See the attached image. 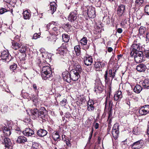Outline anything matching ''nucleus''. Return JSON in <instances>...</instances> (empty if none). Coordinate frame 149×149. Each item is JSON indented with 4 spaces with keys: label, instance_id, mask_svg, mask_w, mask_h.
<instances>
[{
    "label": "nucleus",
    "instance_id": "1",
    "mask_svg": "<svg viewBox=\"0 0 149 149\" xmlns=\"http://www.w3.org/2000/svg\"><path fill=\"white\" fill-rule=\"evenodd\" d=\"M31 115L34 119L41 118L45 120L47 117V111L44 107H41L38 110L37 108H34L31 110Z\"/></svg>",
    "mask_w": 149,
    "mask_h": 149
},
{
    "label": "nucleus",
    "instance_id": "2",
    "mask_svg": "<svg viewBox=\"0 0 149 149\" xmlns=\"http://www.w3.org/2000/svg\"><path fill=\"white\" fill-rule=\"evenodd\" d=\"M51 68L48 65H45L42 68L41 76L44 80H51L52 76Z\"/></svg>",
    "mask_w": 149,
    "mask_h": 149
},
{
    "label": "nucleus",
    "instance_id": "3",
    "mask_svg": "<svg viewBox=\"0 0 149 149\" xmlns=\"http://www.w3.org/2000/svg\"><path fill=\"white\" fill-rule=\"evenodd\" d=\"M1 141L5 147V149H13L10 139L3 135L1 136Z\"/></svg>",
    "mask_w": 149,
    "mask_h": 149
},
{
    "label": "nucleus",
    "instance_id": "4",
    "mask_svg": "<svg viewBox=\"0 0 149 149\" xmlns=\"http://www.w3.org/2000/svg\"><path fill=\"white\" fill-rule=\"evenodd\" d=\"M94 86V91L96 94H100L103 91V87L100 80L99 78L96 79L95 80Z\"/></svg>",
    "mask_w": 149,
    "mask_h": 149
},
{
    "label": "nucleus",
    "instance_id": "5",
    "mask_svg": "<svg viewBox=\"0 0 149 149\" xmlns=\"http://www.w3.org/2000/svg\"><path fill=\"white\" fill-rule=\"evenodd\" d=\"M134 58L135 61L137 63L143 62L146 60L142 51L135 53V55H134Z\"/></svg>",
    "mask_w": 149,
    "mask_h": 149
},
{
    "label": "nucleus",
    "instance_id": "6",
    "mask_svg": "<svg viewBox=\"0 0 149 149\" xmlns=\"http://www.w3.org/2000/svg\"><path fill=\"white\" fill-rule=\"evenodd\" d=\"M85 7V10L87 11L88 17L91 18H94L95 17V8L89 6H87Z\"/></svg>",
    "mask_w": 149,
    "mask_h": 149
},
{
    "label": "nucleus",
    "instance_id": "7",
    "mask_svg": "<svg viewBox=\"0 0 149 149\" xmlns=\"http://www.w3.org/2000/svg\"><path fill=\"white\" fill-rule=\"evenodd\" d=\"M68 46V44L66 42L63 43L61 47L57 49L56 54H59L61 56H64L67 52V48Z\"/></svg>",
    "mask_w": 149,
    "mask_h": 149
},
{
    "label": "nucleus",
    "instance_id": "8",
    "mask_svg": "<svg viewBox=\"0 0 149 149\" xmlns=\"http://www.w3.org/2000/svg\"><path fill=\"white\" fill-rule=\"evenodd\" d=\"M111 133L115 139H117L118 137L119 132L118 123H116L114 124L111 131Z\"/></svg>",
    "mask_w": 149,
    "mask_h": 149
},
{
    "label": "nucleus",
    "instance_id": "9",
    "mask_svg": "<svg viewBox=\"0 0 149 149\" xmlns=\"http://www.w3.org/2000/svg\"><path fill=\"white\" fill-rule=\"evenodd\" d=\"M77 11L76 10L72 11L68 16V20L71 22L75 23L77 21Z\"/></svg>",
    "mask_w": 149,
    "mask_h": 149
},
{
    "label": "nucleus",
    "instance_id": "10",
    "mask_svg": "<svg viewBox=\"0 0 149 149\" xmlns=\"http://www.w3.org/2000/svg\"><path fill=\"white\" fill-rule=\"evenodd\" d=\"M1 57L3 61L5 62L10 61L11 58L10 55H9L8 52L5 50L1 53Z\"/></svg>",
    "mask_w": 149,
    "mask_h": 149
},
{
    "label": "nucleus",
    "instance_id": "11",
    "mask_svg": "<svg viewBox=\"0 0 149 149\" xmlns=\"http://www.w3.org/2000/svg\"><path fill=\"white\" fill-rule=\"evenodd\" d=\"M144 144L143 141L141 139L134 143L131 146L132 148L140 149L143 147Z\"/></svg>",
    "mask_w": 149,
    "mask_h": 149
},
{
    "label": "nucleus",
    "instance_id": "12",
    "mask_svg": "<svg viewBox=\"0 0 149 149\" xmlns=\"http://www.w3.org/2000/svg\"><path fill=\"white\" fill-rule=\"evenodd\" d=\"M70 76L71 79L73 81H76L79 78V73L76 70H71L70 72Z\"/></svg>",
    "mask_w": 149,
    "mask_h": 149
},
{
    "label": "nucleus",
    "instance_id": "13",
    "mask_svg": "<svg viewBox=\"0 0 149 149\" xmlns=\"http://www.w3.org/2000/svg\"><path fill=\"white\" fill-rule=\"evenodd\" d=\"M149 112V105H146L141 107L139 110L140 114L142 115H146Z\"/></svg>",
    "mask_w": 149,
    "mask_h": 149
},
{
    "label": "nucleus",
    "instance_id": "14",
    "mask_svg": "<svg viewBox=\"0 0 149 149\" xmlns=\"http://www.w3.org/2000/svg\"><path fill=\"white\" fill-rule=\"evenodd\" d=\"M94 105V101L91 100H89L88 102L87 105V110L90 112L94 111L95 108Z\"/></svg>",
    "mask_w": 149,
    "mask_h": 149
},
{
    "label": "nucleus",
    "instance_id": "15",
    "mask_svg": "<svg viewBox=\"0 0 149 149\" xmlns=\"http://www.w3.org/2000/svg\"><path fill=\"white\" fill-rule=\"evenodd\" d=\"M71 63L72 65L74 67V69L72 70H76L78 72L80 73L82 70V69L81 66L79 65L77 62L74 61L73 60L71 62Z\"/></svg>",
    "mask_w": 149,
    "mask_h": 149
},
{
    "label": "nucleus",
    "instance_id": "16",
    "mask_svg": "<svg viewBox=\"0 0 149 149\" xmlns=\"http://www.w3.org/2000/svg\"><path fill=\"white\" fill-rule=\"evenodd\" d=\"M106 63L103 61L96 62L94 65V66L96 68L97 70L100 71L102 70V68L104 67Z\"/></svg>",
    "mask_w": 149,
    "mask_h": 149
},
{
    "label": "nucleus",
    "instance_id": "17",
    "mask_svg": "<svg viewBox=\"0 0 149 149\" xmlns=\"http://www.w3.org/2000/svg\"><path fill=\"white\" fill-rule=\"evenodd\" d=\"M57 5L54 2H52L50 3L49 9L48 10L49 13L53 14L56 11Z\"/></svg>",
    "mask_w": 149,
    "mask_h": 149
},
{
    "label": "nucleus",
    "instance_id": "18",
    "mask_svg": "<svg viewBox=\"0 0 149 149\" xmlns=\"http://www.w3.org/2000/svg\"><path fill=\"white\" fill-rule=\"evenodd\" d=\"M62 77L64 81L68 82H71V79L70 76V73L68 71H65L62 73Z\"/></svg>",
    "mask_w": 149,
    "mask_h": 149
},
{
    "label": "nucleus",
    "instance_id": "19",
    "mask_svg": "<svg viewBox=\"0 0 149 149\" xmlns=\"http://www.w3.org/2000/svg\"><path fill=\"white\" fill-rule=\"evenodd\" d=\"M22 133L24 136H31L34 134L33 131L29 128H26Z\"/></svg>",
    "mask_w": 149,
    "mask_h": 149
},
{
    "label": "nucleus",
    "instance_id": "20",
    "mask_svg": "<svg viewBox=\"0 0 149 149\" xmlns=\"http://www.w3.org/2000/svg\"><path fill=\"white\" fill-rule=\"evenodd\" d=\"M125 9V6L123 4L120 5L118 6L116 12L119 16H121L124 14Z\"/></svg>",
    "mask_w": 149,
    "mask_h": 149
},
{
    "label": "nucleus",
    "instance_id": "21",
    "mask_svg": "<svg viewBox=\"0 0 149 149\" xmlns=\"http://www.w3.org/2000/svg\"><path fill=\"white\" fill-rule=\"evenodd\" d=\"M131 47L135 53L141 51L140 50L142 48L139 43H134L132 45Z\"/></svg>",
    "mask_w": 149,
    "mask_h": 149
},
{
    "label": "nucleus",
    "instance_id": "22",
    "mask_svg": "<svg viewBox=\"0 0 149 149\" xmlns=\"http://www.w3.org/2000/svg\"><path fill=\"white\" fill-rule=\"evenodd\" d=\"M123 97L122 92L121 91H118L115 93L114 95V100L115 101H120Z\"/></svg>",
    "mask_w": 149,
    "mask_h": 149
},
{
    "label": "nucleus",
    "instance_id": "23",
    "mask_svg": "<svg viewBox=\"0 0 149 149\" xmlns=\"http://www.w3.org/2000/svg\"><path fill=\"white\" fill-rule=\"evenodd\" d=\"M2 129L3 133V135L4 136H9L11 134L10 129L5 126H2Z\"/></svg>",
    "mask_w": 149,
    "mask_h": 149
},
{
    "label": "nucleus",
    "instance_id": "24",
    "mask_svg": "<svg viewBox=\"0 0 149 149\" xmlns=\"http://www.w3.org/2000/svg\"><path fill=\"white\" fill-rule=\"evenodd\" d=\"M136 69L139 72H144L146 69V67L143 63H141L138 65Z\"/></svg>",
    "mask_w": 149,
    "mask_h": 149
},
{
    "label": "nucleus",
    "instance_id": "25",
    "mask_svg": "<svg viewBox=\"0 0 149 149\" xmlns=\"http://www.w3.org/2000/svg\"><path fill=\"white\" fill-rule=\"evenodd\" d=\"M27 139L23 136H20L18 137L16 142L18 143H23L27 141Z\"/></svg>",
    "mask_w": 149,
    "mask_h": 149
},
{
    "label": "nucleus",
    "instance_id": "26",
    "mask_svg": "<svg viewBox=\"0 0 149 149\" xmlns=\"http://www.w3.org/2000/svg\"><path fill=\"white\" fill-rule=\"evenodd\" d=\"M47 133V132L45 130L40 129L38 130L37 132V135L40 137H43L46 136Z\"/></svg>",
    "mask_w": 149,
    "mask_h": 149
},
{
    "label": "nucleus",
    "instance_id": "27",
    "mask_svg": "<svg viewBox=\"0 0 149 149\" xmlns=\"http://www.w3.org/2000/svg\"><path fill=\"white\" fill-rule=\"evenodd\" d=\"M84 64L87 66L91 65L93 62V59L91 57L86 58L84 60Z\"/></svg>",
    "mask_w": 149,
    "mask_h": 149
},
{
    "label": "nucleus",
    "instance_id": "28",
    "mask_svg": "<svg viewBox=\"0 0 149 149\" xmlns=\"http://www.w3.org/2000/svg\"><path fill=\"white\" fill-rule=\"evenodd\" d=\"M142 90V88L139 85L137 84L134 87V91L136 93H139Z\"/></svg>",
    "mask_w": 149,
    "mask_h": 149
},
{
    "label": "nucleus",
    "instance_id": "29",
    "mask_svg": "<svg viewBox=\"0 0 149 149\" xmlns=\"http://www.w3.org/2000/svg\"><path fill=\"white\" fill-rule=\"evenodd\" d=\"M12 47L13 49H17L19 48L20 45L18 43L16 42L15 41L13 40L12 42Z\"/></svg>",
    "mask_w": 149,
    "mask_h": 149
},
{
    "label": "nucleus",
    "instance_id": "30",
    "mask_svg": "<svg viewBox=\"0 0 149 149\" xmlns=\"http://www.w3.org/2000/svg\"><path fill=\"white\" fill-rule=\"evenodd\" d=\"M61 28V27L58 26L54 27L53 28L52 31L54 34L55 35H58L60 33V29Z\"/></svg>",
    "mask_w": 149,
    "mask_h": 149
},
{
    "label": "nucleus",
    "instance_id": "31",
    "mask_svg": "<svg viewBox=\"0 0 149 149\" xmlns=\"http://www.w3.org/2000/svg\"><path fill=\"white\" fill-rule=\"evenodd\" d=\"M143 3V0H136L135 1V7L139 8L141 6H142Z\"/></svg>",
    "mask_w": 149,
    "mask_h": 149
},
{
    "label": "nucleus",
    "instance_id": "32",
    "mask_svg": "<svg viewBox=\"0 0 149 149\" xmlns=\"http://www.w3.org/2000/svg\"><path fill=\"white\" fill-rule=\"evenodd\" d=\"M142 86L144 88H149V80L145 79L142 83Z\"/></svg>",
    "mask_w": 149,
    "mask_h": 149
},
{
    "label": "nucleus",
    "instance_id": "33",
    "mask_svg": "<svg viewBox=\"0 0 149 149\" xmlns=\"http://www.w3.org/2000/svg\"><path fill=\"white\" fill-rule=\"evenodd\" d=\"M74 50L77 56H79L81 55L80 48L79 45H77L75 46L74 47Z\"/></svg>",
    "mask_w": 149,
    "mask_h": 149
},
{
    "label": "nucleus",
    "instance_id": "34",
    "mask_svg": "<svg viewBox=\"0 0 149 149\" xmlns=\"http://www.w3.org/2000/svg\"><path fill=\"white\" fill-rule=\"evenodd\" d=\"M62 38L64 42L66 43L68 42L70 39L69 36L66 34H63Z\"/></svg>",
    "mask_w": 149,
    "mask_h": 149
},
{
    "label": "nucleus",
    "instance_id": "35",
    "mask_svg": "<svg viewBox=\"0 0 149 149\" xmlns=\"http://www.w3.org/2000/svg\"><path fill=\"white\" fill-rule=\"evenodd\" d=\"M23 17L25 19H29L30 16V14L27 10H26L23 13Z\"/></svg>",
    "mask_w": 149,
    "mask_h": 149
},
{
    "label": "nucleus",
    "instance_id": "36",
    "mask_svg": "<svg viewBox=\"0 0 149 149\" xmlns=\"http://www.w3.org/2000/svg\"><path fill=\"white\" fill-rule=\"evenodd\" d=\"M19 49V50L21 53L25 52L26 49V47L23 45H20Z\"/></svg>",
    "mask_w": 149,
    "mask_h": 149
},
{
    "label": "nucleus",
    "instance_id": "37",
    "mask_svg": "<svg viewBox=\"0 0 149 149\" xmlns=\"http://www.w3.org/2000/svg\"><path fill=\"white\" fill-rule=\"evenodd\" d=\"M146 28L143 26H141L139 28V34L141 35H142L144 34L145 32H146Z\"/></svg>",
    "mask_w": 149,
    "mask_h": 149
},
{
    "label": "nucleus",
    "instance_id": "38",
    "mask_svg": "<svg viewBox=\"0 0 149 149\" xmlns=\"http://www.w3.org/2000/svg\"><path fill=\"white\" fill-rule=\"evenodd\" d=\"M87 40L86 37L83 38L80 40V43L83 45L86 46L87 44Z\"/></svg>",
    "mask_w": 149,
    "mask_h": 149
},
{
    "label": "nucleus",
    "instance_id": "39",
    "mask_svg": "<svg viewBox=\"0 0 149 149\" xmlns=\"http://www.w3.org/2000/svg\"><path fill=\"white\" fill-rule=\"evenodd\" d=\"M60 136L59 133L58 132H55L54 134H53V138L55 141H57L58 139H59Z\"/></svg>",
    "mask_w": 149,
    "mask_h": 149
},
{
    "label": "nucleus",
    "instance_id": "40",
    "mask_svg": "<svg viewBox=\"0 0 149 149\" xmlns=\"http://www.w3.org/2000/svg\"><path fill=\"white\" fill-rule=\"evenodd\" d=\"M17 67L16 64L13 63V64L10 66V69L11 70L13 71V72H15L16 71V69Z\"/></svg>",
    "mask_w": 149,
    "mask_h": 149
},
{
    "label": "nucleus",
    "instance_id": "41",
    "mask_svg": "<svg viewBox=\"0 0 149 149\" xmlns=\"http://www.w3.org/2000/svg\"><path fill=\"white\" fill-rule=\"evenodd\" d=\"M144 54V57H145V59L146 58H148L149 57V50H145L143 52Z\"/></svg>",
    "mask_w": 149,
    "mask_h": 149
},
{
    "label": "nucleus",
    "instance_id": "42",
    "mask_svg": "<svg viewBox=\"0 0 149 149\" xmlns=\"http://www.w3.org/2000/svg\"><path fill=\"white\" fill-rule=\"evenodd\" d=\"M107 75L108 71L107 70L105 71V74L104 75V81L106 83H108L110 80L109 78L107 77Z\"/></svg>",
    "mask_w": 149,
    "mask_h": 149
},
{
    "label": "nucleus",
    "instance_id": "43",
    "mask_svg": "<svg viewBox=\"0 0 149 149\" xmlns=\"http://www.w3.org/2000/svg\"><path fill=\"white\" fill-rule=\"evenodd\" d=\"M39 144L38 143L34 142L33 143L31 149H38V148Z\"/></svg>",
    "mask_w": 149,
    "mask_h": 149
},
{
    "label": "nucleus",
    "instance_id": "44",
    "mask_svg": "<svg viewBox=\"0 0 149 149\" xmlns=\"http://www.w3.org/2000/svg\"><path fill=\"white\" fill-rule=\"evenodd\" d=\"M109 74L110 75V77H111V80L113 79L115 77L114 73L112 72V71L111 70H110L109 71Z\"/></svg>",
    "mask_w": 149,
    "mask_h": 149
},
{
    "label": "nucleus",
    "instance_id": "45",
    "mask_svg": "<svg viewBox=\"0 0 149 149\" xmlns=\"http://www.w3.org/2000/svg\"><path fill=\"white\" fill-rule=\"evenodd\" d=\"M66 101L67 100L65 99H63L60 102L61 105L62 106H64L66 104Z\"/></svg>",
    "mask_w": 149,
    "mask_h": 149
},
{
    "label": "nucleus",
    "instance_id": "46",
    "mask_svg": "<svg viewBox=\"0 0 149 149\" xmlns=\"http://www.w3.org/2000/svg\"><path fill=\"white\" fill-rule=\"evenodd\" d=\"M111 110V106L110 107V109L108 112L109 116L108 117V119H109L110 118H111V117L112 115Z\"/></svg>",
    "mask_w": 149,
    "mask_h": 149
},
{
    "label": "nucleus",
    "instance_id": "47",
    "mask_svg": "<svg viewBox=\"0 0 149 149\" xmlns=\"http://www.w3.org/2000/svg\"><path fill=\"white\" fill-rule=\"evenodd\" d=\"M111 101H110L109 102H107V100H106L105 102V108L106 109V107H108L109 109L110 107V105L111 104Z\"/></svg>",
    "mask_w": 149,
    "mask_h": 149
},
{
    "label": "nucleus",
    "instance_id": "48",
    "mask_svg": "<svg viewBox=\"0 0 149 149\" xmlns=\"http://www.w3.org/2000/svg\"><path fill=\"white\" fill-rule=\"evenodd\" d=\"M144 10L145 13L149 15V5L145 6Z\"/></svg>",
    "mask_w": 149,
    "mask_h": 149
},
{
    "label": "nucleus",
    "instance_id": "49",
    "mask_svg": "<svg viewBox=\"0 0 149 149\" xmlns=\"http://www.w3.org/2000/svg\"><path fill=\"white\" fill-rule=\"evenodd\" d=\"M146 41L147 43L149 42V32H147L145 35Z\"/></svg>",
    "mask_w": 149,
    "mask_h": 149
},
{
    "label": "nucleus",
    "instance_id": "50",
    "mask_svg": "<svg viewBox=\"0 0 149 149\" xmlns=\"http://www.w3.org/2000/svg\"><path fill=\"white\" fill-rule=\"evenodd\" d=\"M7 11V10L5 8H2L0 9V14H2L4 13Z\"/></svg>",
    "mask_w": 149,
    "mask_h": 149
},
{
    "label": "nucleus",
    "instance_id": "51",
    "mask_svg": "<svg viewBox=\"0 0 149 149\" xmlns=\"http://www.w3.org/2000/svg\"><path fill=\"white\" fill-rule=\"evenodd\" d=\"M39 35L37 33H35L33 35V39H36L39 37Z\"/></svg>",
    "mask_w": 149,
    "mask_h": 149
},
{
    "label": "nucleus",
    "instance_id": "52",
    "mask_svg": "<svg viewBox=\"0 0 149 149\" xmlns=\"http://www.w3.org/2000/svg\"><path fill=\"white\" fill-rule=\"evenodd\" d=\"M117 31L119 33H122L123 30L121 28H118L117 30Z\"/></svg>",
    "mask_w": 149,
    "mask_h": 149
},
{
    "label": "nucleus",
    "instance_id": "53",
    "mask_svg": "<svg viewBox=\"0 0 149 149\" xmlns=\"http://www.w3.org/2000/svg\"><path fill=\"white\" fill-rule=\"evenodd\" d=\"M113 50V49L111 47H109L108 48L107 50L109 52H111Z\"/></svg>",
    "mask_w": 149,
    "mask_h": 149
},
{
    "label": "nucleus",
    "instance_id": "54",
    "mask_svg": "<svg viewBox=\"0 0 149 149\" xmlns=\"http://www.w3.org/2000/svg\"><path fill=\"white\" fill-rule=\"evenodd\" d=\"M93 130H92V132H91L90 134V136H89V138H88V139H89V141L92 138V134H93Z\"/></svg>",
    "mask_w": 149,
    "mask_h": 149
},
{
    "label": "nucleus",
    "instance_id": "55",
    "mask_svg": "<svg viewBox=\"0 0 149 149\" xmlns=\"http://www.w3.org/2000/svg\"><path fill=\"white\" fill-rule=\"evenodd\" d=\"M99 127V124L98 123H96L94 125V127L96 129H97Z\"/></svg>",
    "mask_w": 149,
    "mask_h": 149
},
{
    "label": "nucleus",
    "instance_id": "56",
    "mask_svg": "<svg viewBox=\"0 0 149 149\" xmlns=\"http://www.w3.org/2000/svg\"><path fill=\"white\" fill-rule=\"evenodd\" d=\"M71 2V1L70 0H67L66 5L67 6L69 4L70 5V3Z\"/></svg>",
    "mask_w": 149,
    "mask_h": 149
},
{
    "label": "nucleus",
    "instance_id": "57",
    "mask_svg": "<svg viewBox=\"0 0 149 149\" xmlns=\"http://www.w3.org/2000/svg\"><path fill=\"white\" fill-rule=\"evenodd\" d=\"M147 133L148 134H149V121L148 124V128L147 129Z\"/></svg>",
    "mask_w": 149,
    "mask_h": 149
},
{
    "label": "nucleus",
    "instance_id": "58",
    "mask_svg": "<svg viewBox=\"0 0 149 149\" xmlns=\"http://www.w3.org/2000/svg\"><path fill=\"white\" fill-rule=\"evenodd\" d=\"M51 25V24L49 23L48 24H47V25H46V27L47 28V29H49V28L50 26Z\"/></svg>",
    "mask_w": 149,
    "mask_h": 149
},
{
    "label": "nucleus",
    "instance_id": "59",
    "mask_svg": "<svg viewBox=\"0 0 149 149\" xmlns=\"http://www.w3.org/2000/svg\"><path fill=\"white\" fill-rule=\"evenodd\" d=\"M134 54L135 55V53L133 51V50L132 49L130 55L132 56Z\"/></svg>",
    "mask_w": 149,
    "mask_h": 149
},
{
    "label": "nucleus",
    "instance_id": "60",
    "mask_svg": "<svg viewBox=\"0 0 149 149\" xmlns=\"http://www.w3.org/2000/svg\"><path fill=\"white\" fill-rule=\"evenodd\" d=\"M52 23L53 24H54L57 26H58V25H59L58 22H52Z\"/></svg>",
    "mask_w": 149,
    "mask_h": 149
},
{
    "label": "nucleus",
    "instance_id": "61",
    "mask_svg": "<svg viewBox=\"0 0 149 149\" xmlns=\"http://www.w3.org/2000/svg\"><path fill=\"white\" fill-rule=\"evenodd\" d=\"M40 51L41 53H43L45 52V50L43 48H41L40 49Z\"/></svg>",
    "mask_w": 149,
    "mask_h": 149
},
{
    "label": "nucleus",
    "instance_id": "62",
    "mask_svg": "<svg viewBox=\"0 0 149 149\" xmlns=\"http://www.w3.org/2000/svg\"><path fill=\"white\" fill-rule=\"evenodd\" d=\"M123 56V55L121 54L118 55L117 56V57L118 58V60L120 59V58L122 57Z\"/></svg>",
    "mask_w": 149,
    "mask_h": 149
},
{
    "label": "nucleus",
    "instance_id": "63",
    "mask_svg": "<svg viewBox=\"0 0 149 149\" xmlns=\"http://www.w3.org/2000/svg\"><path fill=\"white\" fill-rule=\"evenodd\" d=\"M33 89L35 90V91H36V90H37V88L36 85L33 84Z\"/></svg>",
    "mask_w": 149,
    "mask_h": 149
},
{
    "label": "nucleus",
    "instance_id": "64",
    "mask_svg": "<svg viewBox=\"0 0 149 149\" xmlns=\"http://www.w3.org/2000/svg\"><path fill=\"white\" fill-rule=\"evenodd\" d=\"M66 144L68 146H70V143L69 141H66Z\"/></svg>",
    "mask_w": 149,
    "mask_h": 149
}]
</instances>
